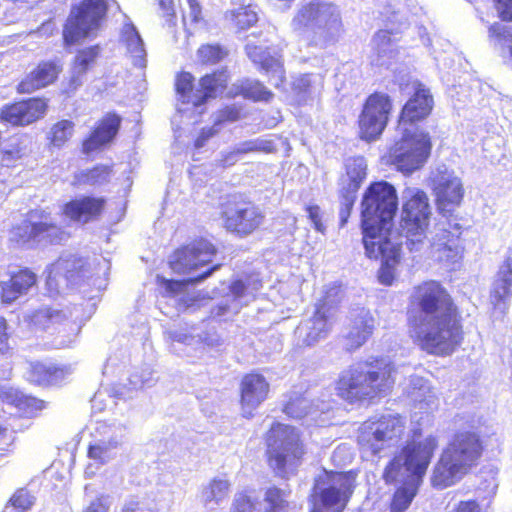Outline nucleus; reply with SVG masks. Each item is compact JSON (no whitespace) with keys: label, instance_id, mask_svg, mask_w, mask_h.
<instances>
[{"label":"nucleus","instance_id":"1","mask_svg":"<svg viewBox=\"0 0 512 512\" xmlns=\"http://www.w3.org/2000/svg\"><path fill=\"white\" fill-rule=\"evenodd\" d=\"M406 315L410 337L430 355L450 356L464 342L461 311L437 280H425L412 288Z\"/></svg>","mask_w":512,"mask_h":512},{"label":"nucleus","instance_id":"2","mask_svg":"<svg viewBox=\"0 0 512 512\" xmlns=\"http://www.w3.org/2000/svg\"><path fill=\"white\" fill-rule=\"evenodd\" d=\"M422 436L423 430L420 427L412 429L410 438L384 468L383 479L386 484L397 482L404 475V471L409 477L393 493L389 504L390 512H405L409 508L438 449L437 436Z\"/></svg>","mask_w":512,"mask_h":512},{"label":"nucleus","instance_id":"3","mask_svg":"<svg viewBox=\"0 0 512 512\" xmlns=\"http://www.w3.org/2000/svg\"><path fill=\"white\" fill-rule=\"evenodd\" d=\"M396 373V364L387 357L359 360L339 374L336 395L350 405H371L391 394Z\"/></svg>","mask_w":512,"mask_h":512},{"label":"nucleus","instance_id":"4","mask_svg":"<svg viewBox=\"0 0 512 512\" xmlns=\"http://www.w3.org/2000/svg\"><path fill=\"white\" fill-rule=\"evenodd\" d=\"M485 452L481 434L475 430L456 431L443 448L431 476L437 489L454 485L476 468Z\"/></svg>","mask_w":512,"mask_h":512},{"label":"nucleus","instance_id":"5","mask_svg":"<svg viewBox=\"0 0 512 512\" xmlns=\"http://www.w3.org/2000/svg\"><path fill=\"white\" fill-rule=\"evenodd\" d=\"M398 209V196L386 181L372 182L361 202L362 241L372 246V239L390 237L392 222Z\"/></svg>","mask_w":512,"mask_h":512},{"label":"nucleus","instance_id":"6","mask_svg":"<svg viewBox=\"0 0 512 512\" xmlns=\"http://www.w3.org/2000/svg\"><path fill=\"white\" fill-rule=\"evenodd\" d=\"M292 30L310 45L335 42L343 29L341 13L333 2L310 0L300 5L291 20Z\"/></svg>","mask_w":512,"mask_h":512},{"label":"nucleus","instance_id":"7","mask_svg":"<svg viewBox=\"0 0 512 512\" xmlns=\"http://www.w3.org/2000/svg\"><path fill=\"white\" fill-rule=\"evenodd\" d=\"M358 469H322L315 477L309 512H343L357 486Z\"/></svg>","mask_w":512,"mask_h":512},{"label":"nucleus","instance_id":"8","mask_svg":"<svg viewBox=\"0 0 512 512\" xmlns=\"http://www.w3.org/2000/svg\"><path fill=\"white\" fill-rule=\"evenodd\" d=\"M266 461L276 473L283 475L302 462L306 447L301 432L294 426L273 422L264 435Z\"/></svg>","mask_w":512,"mask_h":512},{"label":"nucleus","instance_id":"9","mask_svg":"<svg viewBox=\"0 0 512 512\" xmlns=\"http://www.w3.org/2000/svg\"><path fill=\"white\" fill-rule=\"evenodd\" d=\"M219 217L224 230L238 238L258 233L266 219L257 204L241 195H229L220 203Z\"/></svg>","mask_w":512,"mask_h":512},{"label":"nucleus","instance_id":"10","mask_svg":"<svg viewBox=\"0 0 512 512\" xmlns=\"http://www.w3.org/2000/svg\"><path fill=\"white\" fill-rule=\"evenodd\" d=\"M430 216L428 196L418 189L404 202L398 228L410 251L419 250L427 239Z\"/></svg>","mask_w":512,"mask_h":512},{"label":"nucleus","instance_id":"11","mask_svg":"<svg viewBox=\"0 0 512 512\" xmlns=\"http://www.w3.org/2000/svg\"><path fill=\"white\" fill-rule=\"evenodd\" d=\"M109 0H80L73 5L63 28V41L71 46L94 34L107 16Z\"/></svg>","mask_w":512,"mask_h":512},{"label":"nucleus","instance_id":"12","mask_svg":"<svg viewBox=\"0 0 512 512\" xmlns=\"http://www.w3.org/2000/svg\"><path fill=\"white\" fill-rule=\"evenodd\" d=\"M406 430L405 419L399 414H387L369 418L359 429L358 444L373 455L392 446L402 438Z\"/></svg>","mask_w":512,"mask_h":512},{"label":"nucleus","instance_id":"13","mask_svg":"<svg viewBox=\"0 0 512 512\" xmlns=\"http://www.w3.org/2000/svg\"><path fill=\"white\" fill-rule=\"evenodd\" d=\"M13 240L17 243L44 242L49 245L61 244L69 234L51 220L50 213L33 209L26 214L21 224L12 228Z\"/></svg>","mask_w":512,"mask_h":512},{"label":"nucleus","instance_id":"14","mask_svg":"<svg viewBox=\"0 0 512 512\" xmlns=\"http://www.w3.org/2000/svg\"><path fill=\"white\" fill-rule=\"evenodd\" d=\"M393 111V100L385 92L374 91L363 102L358 117V136L366 142L376 141L386 129Z\"/></svg>","mask_w":512,"mask_h":512},{"label":"nucleus","instance_id":"15","mask_svg":"<svg viewBox=\"0 0 512 512\" xmlns=\"http://www.w3.org/2000/svg\"><path fill=\"white\" fill-rule=\"evenodd\" d=\"M432 141L428 132L405 131L390 149L392 163L405 174L420 169L429 159Z\"/></svg>","mask_w":512,"mask_h":512},{"label":"nucleus","instance_id":"16","mask_svg":"<svg viewBox=\"0 0 512 512\" xmlns=\"http://www.w3.org/2000/svg\"><path fill=\"white\" fill-rule=\"evenodd\" d=\"M217 252L216 245L208 238L196 237L172 251L168 267L177 275L195 276V272L208 265Z\"/></svg>","mask_w":512,"mask_h":512},{"label":"nucleus","instance_id":"17","mask_svg":"<svg viewBox=\"0 0 512 512\" xmlns=\"http://www.w3.org/2000/svg\"><path fill=\"white\" fill-rule=\"evenodd\" d=\"M49 110V99L33 96L5 104L0 109V122L12 127H25L43 119Z\"/></svg>","mask_w":512,"mask_h":512},{"label":"nucleus","instance_id":"18","mask_svg":"<svg viewBox=\"0 0 512 512\" xmlns=\"http://www.w3.org/2000/svg\"><path fill=\"white\" fill-rule=\"evenodd\" d=\"M432 191L438 211L450 216L463 200L464 188L459 177L448 170H439L431 179Z\"/></svg>","mask_w":512,"mask_h":512},{"label":"nucleus","instance_id":"19","mask_svg":"<svg viewBox=\"0 0 512 512\" xmlns=\"http://www.w3.org/2000/svg\"><path fill=\"white\" fill-rule=\"evenodd\" d=\"M366 256L373 260H381L378 270V280L385 286L393 284L396 276V267L400 262V245L392 243L390 237L372 239V246L363 240Z\"/></svg>","mask_w":512,"mask_h":512},{"label":"nucleus","instance_id":"20","mask_svg":"<svg viewBox=\"0 0 512 512\" xmlns=\"http://www.w3.org/2000/svg\"><path fill=\"white\" fill-rule=\"evenodd\" d=\"M270 390V383L261 372L252 370L242 375L238 401L244 417H253V412L269 398Z\"/></svg>","mask_w":512,"mask_h":512},{"label":"nucleus","instance_id":"21","mask_svg":"<svg viewBox=\"0 0 512 512\" xmlns=\"http://www.w3.org/2000/svg\"><path fill=\"white\" fill-rule=\"evenodd\" d=\"M122 117L116 112L104 114L81 141V152L90 155L111 145L119 133Z\"/></svg>","mask_w":512,"mask_h":512},{"label":"nucleus","instance_id":"22","mask_svg":"<svg viewBox=\"0 0 512 512\" xmlns=\"http://www.w3.org/2000/svg\"><path fill=\"white\" fill-rule=\"evenodd\" d=\"M106 204L104 197L83 195L65 202L61 213L70 221L86 224L98 220L103 215Z\"/></svg>","mask_w":512,"mask_h":512},{"label":"nucleus","instance_id":"23","mask_svg":"<svg viewBox=\"0 0 512 512\" xmlns=\"http://www.w3.org/2000/svg\"><path fill=\"white\" fill-rule=\"evenodd\" d=\"M63 71L59 60H42L25 75L16 89L20 94H31L54 84Z\"/></svg>","mask_w":512,"mask_h":512},{"label":"nucleus","instance_id":"24","mask_svg":"<svg viewBox=\"0 0 512 512\" xmlns=\"http://www.w3.org/2000/svg\"><path fill=\"white\" fill-rule=\"evenodd\" d=\"M345 174L341 179L340 194L345 205L350 210L357 198L360 189L367 175V165L363 157H350L345 162Z\"/></svg>","mask_w":512,"mask_h":512},{"label":"nucleus","instance_id":"25","mask_svg":"<svg viewBox=\"0 0 512 512\" xmlns=\"http://www.w3.org/2000/svg\"><path fill=\"white\" fill-rule=\"evenodd\" d=\"M334 316V306L321 300L315 307V311L309 319V326L302 342L306 346H311L320 339L325 338L332 329Z\"/></svg>","mask_w":512,"mask_h":512},{"label":"nucleus","instance_id":"26","mask_svg":"<svg viewBox=\"0 0 512 512\" xmlns=\"http://www.w3.org/2000/svg\"><path fill=\"white\" fill-rule=\"evenodd\" d=\"M433 109V97L429 90L419 85L403 105L399 123L415 124L427 118Z\"/></svg>","mask_w":512,"mask_h":512},{"label":"nucleus","instance_id":"27","mask_svg":"<svg viewBox=\"0 0 512 512\" xmlns=\"http://www.w3.org/2000/svg\"><path fill=\"white\" fill-rule=\"evenodd\" d=\"M512 298V257L506 256L499 265L489 291L493 307H506Z\"/></svg>","mask_w":512,"mask_h":512},{"label":"nucleus","instance_id":"28","mask_svg":"<svg viewBox=\"0 0 512 512\" xmlns=\"http://www.w3.org/2000/svg\"><path fill=\"white\" fill-rule=\"evenodd\" d=\"M229 80L230 73L226 67L204 74L199 79V90L192 100L193 106H202L209 99L216 98L223 93L228 88Z\"/></svg>","mask_w":512,"mask_h":512},{"label":"nucleus","instance_id":"29","mask_svg":"<svg viewBox=\"0 0 512 512\" xmlns=\"http://www.w3.org/2000/svg\"><path fill=\"white\" fill-rule=\"evenodd\" d=\"M462 233L463 227L459 223L448 222L447 227L437 235L433 247L441 260L454 261L461 256L463 252Z\"/></svg>","mask_w":512,"mask_h":512},{"label":"nucleus","instance_id":"30","mask_svg":"<svg viewBox=\"0 0 512 512\" xmlns=\"http://www.w3.org/2000/svg\"><path fill=\"white\" fill-rule=\"evenodd\" d=\"M37 282V275L27 267L12 272L7 281L0 283V296L4 303H11L26 294Z\"/></svg>","mask_w":512,"mask_h":512},{"label":"nucleus","instance_id":"31","mask_svg":"<svg viewBox=\"0 0 512 512\" xmlns=\"http://www.w3.org/2000/svg\"><path fill=\"white\" fill-rule=\"evenodd\" d=\"M29 319L36 329L43 331L51 330L52 333L66 332L73 325L65 311L52 307H42L33 311Z\"/></svg>","mask_w":512,"mask_h":512},{"label":"nucleus","instance_id":"32","mask_svg":"<svg viewBox=\"0 0 512 512\" xmlns=\"http://www.w3.org/2000/svg\"><path fill=\"white\" fill-rule=\"evenodd\" d=\"M70 372L68 365L37 362L31 366L30 376L35 385L50 387L61 384Z\"/></svg>","mask_w":512,"mask_h":512},{"label":"nucleus","instance_id":"33","mask_svg":"<svg viewBox=\"0 0 512 512\" xmlns=\"http://www.w3.org/2000/svg\"><path fill=\"white\" fill-rule=\"evenodd\" d=\"M374 322V317L369 313L359 314L353 319L345 336L348 350H357L367 342L373 334Z\"/></svg>","mask_w":512,"mask_h":512},{"label":"nucleus","instance_id":"34","mask_svg":"<svg viewBox=\"0 0 512 512\" xmlns=\"http://www.w3.org/2000/svg\"><path fill=\"white\" fill-rule=\"evenodd\" d=\"M222 264L216 263L205 271L196 274L195 276H190L185 279L175 280V279H166L163 276L158 275L156 278V282L160 288L163 289V296L165 297H174L179 293H182L186 286L188 285H196L208 277H210L215 271L219 270Z\"/></svg>","mask_w":512,"mask_h":512},{"label":"nucleus","instance_id":"35","mask_svg":"<svg viewBox=\"0 0 512 512\" xmlns=\"http://www.w3.org/2000/svg\"><path fill=\"white\" fill-rule=\"evenodd\" d=\"M228 96L230 98L241 96L253 102H269L274 94L259 80L245 78L234 84Z\"/></svg>","mask_w":512,"mask_h":512},{"label":"nucleus","instance_id":"36","mask_svg":"<svg viewBox=\"0 0 512 512\" xmlns=\"http://www.w3.org/2000/svg\"><path fill=\"white\" fill-rule=\"evenodd\" d=\"M113 175L112 164H96L73 175L72 186H102L110 182Z\"/></svg>","mask_w":512,"mask_h":512},{"label":"nucleus","instance_id":"37","mask_svg":"<svg viewBox=\"0 0 512 512\" xmlns=\"http://www.w3.org/2000/svg\"><path fill=\"white\" fill-rule=\"evenodd\" d=\"M247 55L250 60L264 73H276L279 75L280 81L285 80V70L280 57H276L265 49L252 45L248 46Z\"/></svg>","mask_w":512,"mask_h":512},{"label":"nucleus","instance_id":"38","mask_svg":"<svg viewBox=\"0 0 512 512\" xmlns=\"http://www.w3.org/2000/svg\"><path fill=\"white\" fill-rule=\"evenodd\" d=\"M75 133V123L69 119H60L53 123L46 134L47 146L61 149L66 146Z\"/></svg>","mask_w":512,"mask_h":512},{"label":"nucleus","instance_id":"39","mask_svg":"<svg viewBox=\"0 0 512 512\" xmlns=\"http://www.w3.org/2000/svg\"><path fill=\"white\" fill-rule=\"evenodd\" d=\"M228 55V49L219 43L201 44L196 51L198 63L206 67L219 64Z\"/></svg>","mask_w":512,"mask_h":512},{"label":"nucleus","instance_id":"40","mask_svg":"<svg viewBox=\"0 0 512 512\" xmlns=\"http://www.w3.org/2000/svg\"><path fill=\"white\" fill-rule=\"evenodd\" d=\"M121 39L127 51L137 60H143L145 56L144 43L136 27L132 23H125L122 27Z\"/></svg>","mask_w":512,"mask_h":512},{"label":"nucleus","instance_id":"41","mask_svg":"<svg viewBox=\"0 0 512 512\" xmlns=\"http://www.w3.org/2000/svg\"><path fill=\"white\" fill-rule=\"evenodd\" d=\"M226 19L230 26L237 31H244L254 26L258 17L255 11L249 6H242L234 10H230L226 14Z\"/></svg>","mask_w":512,"mask_h":512},{"label":"nucleus","instance_id":"42","mask_svg":"<svg viewBox=\"0 0 512 512\" xmlns=\"http://www.w3.org/2000/svg\"><path fill=\"white\" fill-rule=\"evenodd\" d=\"M99 54L98 44L79 50L72 63L73 71L85 75L94 66Z\"/></svg>","mask_w":512,"mask_h":512},{"label":"nucleus","instance_id":"43","mask_svg":"<svg viewBox=\"0 0 512 512\" xmlns=\"http://www.w3.org/2000/svg\"><path fill=\"white\" fill-rule=\"evenodd\" d=\"M289 491H285L276 486H271L265 491L264 501L267 504L265 512H286L289 502L286 499Z\"/></svg>","mask_w":512,"mask_h":512},{"label":"nucleus","instance_id":"44","mask_svg":"<svg viewBox=\"0 0 512 512\" xmlns=\"http://www.w3.org/2000/svg\"><path fill=\"white\" fill-rule=\"evenodd\" d=\"M27 134L14 133L6 139L2 150L4 157L8 159H18L25 154Z\"/></svg>","mask_w":512,"mask_h":512},{"label":"nucleus","instance_id":"45","mask_svg":"<svg viewBox=\"0 0 512 512\" xmlns=\"http://www.w3.org/2000/svg\"><path fill=\"white\" fill-rule=\"evenodd\" d=\"M194 81L195 78L190 72L182 71L177 74L175 91L183 103H192L191 96L194 89Z\"/></svg>","mask_w":512,"mask_h":512},{"label":"nucleus","instance_id":"46","mask_svg":"<svg viewBox=\"0 0 512 512\" xmlns=\"http://www.w3.org/2000/svg\"><path fill=\"white\" fill-rule=\"evenodd\" d=\"M8 504L17 512H26L33 506L34 497L26 488H19L12 494Z\"/></svg>","mask_w":512,"mask_h":512},{"label":"nucleus","instance_id":"47","mask_svg":"<svg viewBox=\"0 0 512 512\" xmlns=\"http://www.w3.org/2000/svg\"><path fill=\"white\" fill-rule=\"evenodd\" d=\"M115 441L90 444L87 449V456L101 464H104L109 458V452L115 448Z\"/></svg>","mask_w":512,"mask_h":512},{"label":"nucleus","instance_id":"48","mask_svg":"<svg viewBox=\"0 0 512 512\" xmlns=\"http://www.w3.org/2000/svg\"><path fill=\"white\" fill-rule=\"evenodd\" d=\"M46 407V402L42 399L27 395L22 392L19 402L16 408L24 413L34 415L39 411H42Z\"/></svg>","mask_w":512,"mask_h":512},{"label":"nucleus","instance_id":"49","mask_svg":"<svg viewBox=\"0 0 512 512\" xmlns=\"http://www.w3.org/2000/svg\"><path fill=\"white\" fill-rule=\"evenodd\" d=\"M257 501L247 492L238 493L232 503L231 512H255L257 510Z\"/></svg>","mask_w":512,"mask_h":512},{"label":"nucleus","instance_id":"50","mask_svg":"<svg viewBox=\"0 0 512 512\" xmlns=\"http://www.w3.org/2000/svg\"><path fill=\"white\" fill-rule=\"evenodd\" d=\"M489 36L494 39H503L511 42L509 46V57L512 61V27H503L498 23H494L489 27Z\"/></svg>","mask_w":512,"mask_h":512},{"label":"nucleus","instance_id":"51","mask_svg":"<svg viewBox=\"0 0 512 512\" xmlns=\"http://www.w3.org/2000/svg\"><path fill=\"white\" fill-rule=\"evenodd\" d=\"M497 17L503 22H512V0H491Z\"/></svg>","mask_w":512,"mask_h":512},{"label":"nucleus","instance_id":"52","mask_svg":"<svg viewBox=\"0 0 512 512\" xmlns=\"http://www.w3.org/2000/svg\"><path fill=\"white\" fill-rule=\"evenodd\" d=\"M22 391L12 386L0 385V400L16 408Z\"/></svg>","mask_w":512,"mask_h":512},{"label":"nucleus","instance_id":"53","mask_svg":"<svg viewBox=\"0 0 512 512\" xmlns=\"http://www.w3.org/2000/svg\"><path fill=\"white\" fill-rule=\"evenodd\" d=\"M158 4V14L167 24H174L176 13L173 0H156Z\"/></svg>","mask_w":512,"mask_h":512},{"label":"nucleus","instance_id":"54","mask_svg":"<svg viewBox=\"0 0 512 512\" xmlns=\"http://www.w3.org/2000/svg\"><path fill=\"white\" fill-rule=\"evenodd\" d=\"M241 118V109L236 105H226L218 111L217 123L234 122Z\"/></svg>","mask_w":512,"mask_h":512},{"label":"nucleus","instance_id":"55","mask_svg":"<svg viewBox=\"0 0 512 512\" xmlns=\"http://www.w3.org/2000/svg\"><path fill=\"white\" fill-rule=\"evenodd\" d=\"M309 220L312 222L313 227L316 231L324 233L326 227L322 220V211L318 205L311 204L305 208Z\"/></svg>","mask_w":512,"mask_h":512},{"label":"nucleus","instance_id":"56","mask_svg":"<svg viewBox=\"0 0 512 512\" xmlns=\"http://www.w3.org/2000/svg\"><path fill=\"white\" fill-rule=\"evenodd\" d=\"M229 489V483L224 480L214 479L209 484V500H219Z\"/></svg>","mask_w":512,"mask_h":512},{"label":"nucleus","instance_id":"57","mask_svg":"<svg viewBox=\"0 0 512 512\" xmlns=\"http://www.w3.org/2000/svg\"><path fill=\"white\" fill-rule=\"evenodd\" d=\"M83 74L76 73L72 70V74L67 80V82L64 84V87L62 89V94H64L67 97H70L72 94H74L78 88L83 83Z\"/></svg>","mask_w":512,"mask_h":512},{"label":"nucleus","instance_id":"58","mask_svg":"<svg viewBox=\"0 0 512 512\" xmlns=\"http://www.w3.org/2000/svg\"><path fill=\"white\" fill-rule=\"evenodd\" d=\"M9 338L10 334L8 332L7 320L3 316H0V356H4L9 353Z\"/></svg>","mask_w":512,"mask_h":512},{"label":"nucleus","instance_id":"59","mask_svg":"<svg viewBox=\"0 0 512 512\" xmlns=\"http://www.w3.org/2000/svg\"><path fill=\"white\" fill-rule=\"evenodd\" d=\"M452 512H482L481 505L475 499L461 500Z\"/></svg>","mask_w":512,"mask_h":512},{"label":"nucleus","instance_id":"60","mask_svg":"<svg viewBox=\"0 0 512 512\" xmlns=\"http://www.w3.org/2000/svg\"><path fill=\"white\" fill-rule=\"evenodd\" d=\"M109 506L104 496H99L86 506L82 512H108Z\"/></svg>","mask_w":512,"mask_h":512},{"label":"nucleus","instance_id":"61","mask_svg":"<svg viewBox=\"0 0 512 512\" xmlns=\"http://www.w3.org/2000/svg\"><path fill=\"white\" fill-rule=\"evenodd\" d=\"M392 31L390 30H379L374 36L377 48H383L392 43L391 39Z\"/></svg>","mask_w":512,"mask_h":512},{"label":"nucleus","instance_id":"62","mask_svg":"<svg viewBox=\"0 0 512 512\" xmlns=\"http://www.w3.org/2000/svg\"><path fill=\"white\" fill-rule=\"evenodd\" d=\"M216 134V130L213 128H204L200 131L198 137L194 141L196 148H201L205 145L206 141Z\"/></svg>","mask_w":512,"mask_h":512},{"label":"nucleus","instance_id":"63","mask_svg":"<svg viewBox=\"0 0 512 512\" xmlns=\"http://www.w3.org/2000/svg\"><path fill=\"white\" fill-rule=\"evenodd\" d=\"M257 152L265 154L275 153L277 151L276 145L272 140L256 139Z\"/></svg>","mask_w":512,"mask_h":512},{"label":"nucleus","instance_id":"64","mask_svg":"<svg viewBox=\"0 0 512 512\" xmlns=\"http://www.w3.org/2000/svg\"><path fill=\"white\" fill-rule=\"evenodd\" d=\"M254 152H257L256 139L245 141L234 150V153L237 155H243Z\"/></svg>","mask_w":512,"mask_h":512}]
</instances>
